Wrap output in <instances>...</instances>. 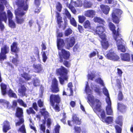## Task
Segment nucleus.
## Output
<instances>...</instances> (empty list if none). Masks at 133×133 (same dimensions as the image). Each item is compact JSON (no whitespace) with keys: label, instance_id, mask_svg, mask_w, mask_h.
Here are the masks:
<instances>
[{"label":"nucleus","instance_id":"nucleus-1","mask_svg":"<svg viewBox=\"0 0 133 133\" xmlns=\"http://www.w3.org/2000/svg\"><path fill=\"white\" fill-rule=\"evenodd\" d=\"M85 91L87 94H88V99L92 105L95 112L97 114L98 112L100 113L101 118L102 121L108 124H110L112 122L113 120V117L110 116L105 117L104 110L101 109V102L98 99H95L94 96L91 94V90L89 89L88 82H86Z\"/></svg>","mask_w":133,"mask_h":133},{"label":"nucleus","instance_id":"nucleus-2","mask_svg":"<svg viewBox=\"0 0 133 133\" xmlns=\"http://www.w3.org/2000/svg\"><path fill=\"white\" fill-rule=\"evenodd\" d=\"M57 44L58 50V54L59 59V62L62 63L67 68H69L71 65L70 61H68L70 58L71 54L70 52L63 48L65 45V43L63 39L57 38Z\"/></svg>","mask_w":133,"mask_h":133},{"label":"nucleus","instance_id":"nucleus-3","mask_svg":"<svg viewBox=\"0 0 133 133\" xmlns=\"http://www.w3.org/2000/svg\"><path fill=\"white\" fill-rule=\"evenodd\" d=\"M69 72V70L62 66H61L59 68L56 69V74L57 75L60 76L58 77V79L61 84L63 85L65 81H68Z\"/></svg>","mask_w":133,"mask_h":133},{"label":"nucleus","instance_id":"nucleus-4","mask_svg":"<svg viewBox=\"0 0 133 133\" xmlns=\"http://www.w3.org/2000/svg\"><path fill=\"white\" fill-rule=\"evenodd\" d=\"M15 116L19 119V121L15 123L16 126H20L24 123V112L23 109L20 107H17L16 108Z\"/></svg>","mask_w":133,"mask_h":133},{"label":"nucleus","instance_id":"nucleus-5","mask_svg":"<svg viewBox=\"0 0 133 133\" xmlns=\"http://www.w3.org/2000/svg\"><path fill=\"white\" fill-rule=\"evenodd\" d=\"M67 6L70 10L74 14H75L76 11L74 7H81L82 6V1L80 0L74 1L73 0H71L70 3L66 4Z\"/></svg>","mask_w":133,"mask_h":133},{"label":"nucleus","instance_id":"nucleus-6","mask_svg":"<svg viewBox=\"0 0 133 133\" xmlns=\"http://www.w3.org/2000/svg\"><path fill=\"white\" fill-rule=\"evenodd\" d=\"M56 17V22L58 25V27L59 28H62L63 30H64L66 28L68 24V21L67 20H64V23H63L62 18L60 14L57 12Z\"/></svg>","mask_w":133,"mask_h":133},{"label":"nucleus","instance_id":"nucleus-7","mask_svg":"<svg viewBox=\"0 0 133 133\" xmlns=\"http://www.w3.org/2000/svg\"><path fill=\"white\" fill-rule=\"evenodd\" d=\"M49 101L51 105L54 107L55 103L58 104L60 102L61 97L59 94H51L50 96Z\"/></svg>","mask_w":133,"mask_h":133},{"label":"nucleus","instance_id":"nucleus-8","mask_svg":"<svg viewBox=\"0 0 133 133\" xmlns=\"http://www.w3.org/2000/svg\"><path fill=\"white\" fill-rule=\"evenodd\" d=\"M122 13V11L119 9L114 10L112 14V17L114 22L116 23L119 22V17Z\"/></svg>","mask_w":133,"mask_h":133},{"label":"nucleus","instance_id":"nucleus-9","mask_svg":"<svg viewBox=\"0 0 133 133\" xmlns=\"http://www.w3.org/2000/svg\"><path fill=\"white\" fill-rule=\"evenodd\" d=\"M121 36L117 37L115 36H114V39L116 41L117 45L118 50L122 52H125L126 51L125 48L122 44L123 40L121 37Z\"/></svg>","mask_w":133,"mask_h":133},{"label":"nucleus","instance_id":"nucleus-10","mask_svg":"<svg viewBox=\"0 0 133 133\" xmlns=\"http://www.w3.org/2000/svg\"><path fill=\"white\" fill-rule=\"evenodd\" d=\"M50 89L53 93H57L59 91L58 81L55 78H54L52 80Z\"/></svg>","mask_w":133,"mask_h":133},{"label":"nucleus","instance_id":"nucleus-11","mask_svg":"<svg viewBox=\"0 0 133 133\" xmlns=\"http://www.w3.org/2000/svg\"><path fill=\"white\" fill-rule=\"evenodd\" d=\"M9 48L8 45L5 44L1 48L0 53V59L4 60L6 58V54L9 53Z\"/></svg>","mask_w":133,"mask_h":133},{"label":"nucleus","instance_id":"nucleus-12","mask_svg":"<svg viewBox=\"0 0 133 133\" xmlns=\"http://www.w3.org/2000/svg\"><path fill=\"white\" fill-rule=\"evenodd\" d=\"M27 1L28 0H17L16 4L20 9L27 11L29 7L27 3Z\"/></svg>","mask_w":133,"mask_h":133},{"label":"nucleus","instance_id":"nucleus-13","mask_svg":"<svg viewBox=\"0 0 133 133\" xmlns=\"http://www.w3.org/2000/svg\"><path fill=\"white\" fill-rule=\"evenodd\" d=\"M17 102L19 104V105L23 106L24 108H26L27 107V105L22 99H18L17 101L14 100L13 101L12 103V105L10 106V107L8 108L9 109H10L11 108H12L13 110H14L15 108L17 107Z\"/></svg>","mask_w":133,"mask_h":133},{"label":"nucleus","instance_id":"nucleus-14","mask_svg":"<svg viewBox=\"0 0 133 133\" xmlns=\"http://www.w3.org/2000/svg\"><path fill=\"white\" fill-rule=\"evenodd\" d=\"M10 50L12 54H15L16 57H18V54L19 52L20 49L18 46V44L16 42H13L10 46Z\"/></svg>","mask_w":133,"mask_h":133},{"label":"nucleus","instance_id":"nucleus-15","mask_svg":"<svg viewBox=\"0 0 133 133\" xmlns=\"http://www.w3.org/2000/svg\"><path fill=\"white\" fill-rule=\"evenodd\" d=\"M104 55L107 59L114 61H117L119 58V57L114 53L112 50H109L107 54H105Z\"/></svg>","mask_w":133,"mask_h":133},{"label":"nucleus","instance_id":"nucleus-16","mask_svg":"<svg viewBox=\"0 0 133 133\" xmlns=\"http://www.w3.org/2000/svg\"><path fill=\"white\" fill-rule=\"evenodd\" d=\"M104 28V26L103 25L97 26L96 29L92 28V29L93 31L96 34L98 35L100 38L101 36H102L103 34L105 35V34L104 33L105 31Z\"/></svg>","mask_w":133,"mask_h":133},{"label":"nucleus","instance_id":"nucleus-17","mask_svg":"<svg viewBox=\"0 0 133 133\" xmlns=\"http://www.w3.org/2000/svg\"><path fill=\"white\" fill-rule=\"evenodd\" d=\"M7 20V15L5 12H0V28L2 31L4 28V26L2 24V21H4L6 23Z\"/></svg>","mask_w":133,"mask_h":133},{"label":"nucleus","instance_id":"nucleus-18","mask_svg":"<svg viewBox=\"0 0 133 133\" xmlns=\"http://www.w3.org/2000/svg\"><path fill=\"white\" fill-rule=\"evenodd\" d=\"M32 61H35L36 59H39V51L37 47H35L34 49L32 55L30 56Z\"/></svg>","mask_w":133,"mask_h":133},{"label":"nucleus","instance_id":"nucleus-19","mask_svg":"<svg viewBox=\"0 0 133 133\" xmlns=\"http://www.w3.org/2000/svg\"><path fill=\"white\" fill-rule=\"evenodd\" d=\"M66 48L68 50H69L71 48H72L75 42V39L74 37L66 38Z\"/></svg>","mask_w":133,"mask_h":133},{"label":"nucleus","instance_id":"nucleus-20","mask_svg":"<svg viewBox=\"0 0 133 133\" xmlns=\"http://www.w3.org/2000/svg\"><path fill=\"white\" fill-rule=\"evenodd\" d=\"M95 81L97 82L99 84L102 86H103V92L104 94L106 96H108L109 95V94L108 90L106 87L104 86V84L103 80L100 78H98L97 79L95 80Z\"/></svg>","mask_w":133,"mask_h":133},{"label":"nucleus","instance_id":"nucleus-21","mask_svg":"<svg viewBox=\"0 0 133 133\" xmlns=\"http://www.w3.org/2000/svg\"><path fill=\"white\" fill-rule=\"evenodd\" d=\"M100 38L102 39L101 44L103 48L107 49L109 47V44L107 40L105 35L103 34L102 36H100Z\"/></svg>","mask_w":133,"mask_h":133},{"label":"nucleus","instance_id":"nucleus-22","mask_svg":"<svg viewBox=\"0 0 133 133\" xmlns=\"http://www.w3.org/2000/svg\"><path fill=\"white\" fill-rule=\"evenodd\" d=\"M109 26L110 29L112 31L113 34H114L113 36L114 37V36H116V37H117L119 36H121V35L119 34V29L118 28L117 31L115 29V26L111 22H110L109 23Z\"/></svg>","mask_w":133,"mask_h":133},{"label":"nucleus","instance_id":"nucleus-23","mask_svg":"<svg viewBox=\"0 0 133 133\" xmlns=\"http://www.w3.org/2000/svg\"><path fill=\"white\" fill-rule=\"evenodd\" d=\"M11 129L10 122L7 120H5L3 122L2 125V131L4 133H6Z\"/></svg>","mask_w":133,"mask_h":133},{"label":"nucleus","instance_id":"nucleus-24","mask_svg":"<svg viewBox=\"0 0 133 133\" xmlns=\"http://www.w3.org/2000/svg\"><path fill=\"white\" fill-rule=\"evenodd\" d=\"M33 67L36 73H39L43 71V66L41 64H34L33 65Z\"/></svg>","mask_w":133,"mask_h":133},{"label":"nucleus","instance_id":"nucleus-25","mask_svg":"<svg viewBox=\"0 0 133 133\" xmlns=\"http://www.w3.org/2000/svg\"><path fill=\"white\" fill-rule=\"evenodd\" d=\"M0 87L2 94L3 96L5 95L7 93V85L3 83H1L0 84Z\"/></svg>","mask_w":133,"mask_h":133},{"label":"nucleus","instance_id":"nucleus-26","mask_svg":"<svg viewBox=\"0 0 133 133\" xmlns=\"http://www.w3.org/2000/svg\"><path fill=\"white\" fill-rule=\"evenodd\" d=\"M121 58L122 61H129L130 60V55L128 53L121 54Z\"/></svg>","mask_w":133,"mask_h":133},{"label":"nucleus","instance_id":"nucleus-27","mask_svg":"<svg viewBox=\"0 0 133 133\" xmlns=\"http://www.w3.org/2000/svg\"><path fill=\"white\" fill-rule=\"evenodd\" d=\"M26 90V89L24 85H22L21 86V88L18 90V91L21 95L24 96L25 95V92Z\"/></svg>","mask_w":133,"mask_h":133},{"label":"nucleus","instance_id":"nucleus-28","mask_svg":"<svg viewBox=\"0 0 133 133\" xmlns=\"http://www.w3.org/2000/svg\"><path fill=\"white\" fill-rule=\"evenodd\" d=\"M95 14V11L93 10H88L85 13V16L90 17H93Z\"/></svg>","mask_w":133,"mask_h":133},{"label":"nucleus","instance_id":"nucleus-29","mask_svg":"<svg viewBox=\"0 0 133 133\" xmlns=\"http://www.w3.org/2000/svg\"><path fill=\"white\" fill-rule=\"evenodd\" d=\"M102 11L105 14H108L110 8L107 5H102L100 6Z\"/></svg>","mask_w":133,"mask_h":133},{"label":"nucleus","instance_id":"nucleus-30","mask_svg":"<svg viewBox=\"0 0 133 133\" xmlns=\"http://www.w3.org/2000/svg\"><path fill=\"white\" fill-rule=\"evenodd\" d=\"M21 76L26 81L30 80L31 78V76L26 72H24L22 74H21Z\"/></svg>","mask_w":133,"mask_h":133},{"label":"nucleus","instance_id":"nucleus-31","mask_svg":"<svg viewBox=\"0 0 133 133\" xmlns=\"http://www.w3.org/2000/svg\"><path fill=\"white\" fill-rule=\"evenodd\" d=\"M72 121L77 124L79 125L81 123V120L79 119L76 114L73 115L72 116Z\"/></svg>","mask_w":133,"mask_h":133},{"label":"nucleus","instance_id":"nucleus-32","mask_svg":"<svg viewBox=\"0 0 133 133\" xmlns=\"http://www.w3.org/2000/svg\"><path fill=\"white\" fill-rule=\"evenodd\" d=\"M94 20L95 22L102 24L103 25H105V21L99 17H95L94 18Z\"/></svg>","mask_w":133,"mask_h":133},{"label":"nucleus","instance_id":"nucleus-33","mask_svg":"<svg viewBox=\"0 0 133 133\" xmlns=\"http://www.w3.org/2000/svg\"><path fill=\"white\" fill-rule=\"evenodd\" d=\"M9 96L10 97H13L15 98H17V96L15 93L11 89H9L7 92Z\"/></svg>","mask_w":133,"mask_h":133},{"label":"nucleus","instance_id":"nucleus-34","mask_svg":"<svg viewBox=\"0 0 133 133\" xmlns=\"http://www.w3.org/2000/svg\"><path fill=\"white\" fill-rule=\"evenodd\" d=\"M16 23L18 24H22L24 22V18L16 16Z\"/></svg>","mask_w":133,"mask_h":133},{"label":"nucleus","instance_id":"nucleus-35","mask_svg":"<svg viewBox=\"0 0 133 133\" xmlns=\"http://www.w3.org/2000/svg\"><path fill=\"white\" fill-rule=\"evenodd\" d=\"M45 110V108H43L41 109L40 112L45 117H47L49 116V114L48 111H46Z\"/></svg>","mask_w":133,"mask_h":133},{"label":"nucleus","instance_id":"nucleus-36","mask_svg":"<svg viewBox=\"0 0 133 133\" xmlns=\"http://www.w3.org/2000/svg\"><path fill=\"white\" fill-rule=\"evenodd\" d=\"M91 87L92 89L95 92H96L98 94L100 95L101 92L99 89L95 85H93L92 83H91Z\"/></svg>","mask_w":133,"mask_h":133},{"label":"nucleus","instance_id":"nucleus-37","mask_svg":"<svg viewBox=\"0 0 133 133\" xmlns=\"http://www.w3.org/2000/svg\"><path fill=\"white\" fill-rule=\"evenodd\" d=\"M118 109L121 112L124 111L126 108L125 106L123 104L118 103Z\"/></svg>","mask_w":133,"mask_h":133},{"label":"nucleus","instance_id":"nucleus-38","mask_svg":"<svg viewBox=\"0 0 133 133\" xmlns=\"http://www.w3.org/2000/svg\"><path fill=\"white\" fill-rule=\"evenodd\" d=\"M40 80L38 78H36L33 79L32 83L34 86L36 87L39 85Z\"/></svg>","mask_w":133,"mask_h":133},{"label":"nucleus","instance_id":"nucleus-39","mask_svg":"<svg viewBox=\"0 0 133 133\" xmlns=\"http://www.w3.org/2000/svg\"><path fill=\"white\" fill-rule=\"evenodd\" d=\"M106 110L108 115H111L112 114V111L111 105H108L106 107Z\"/></svg>","mask_w":133,"mask_h":133},{"label":"nucleus","instance_id":"nucleus-40","mask_svg":"<svg viewBox=\"0 0 133 133\" xmlns=\"http://www.w3.org/2000/svg\"><path fill=\"white\" fill-rule=\"evenodd\" d=\"M26 111L27 113L29 115L31 114L35 115L36 113L32 107H30L28 109H27L26 110Z\"/></svg>","mask_w":133,"mask_h":133},{"label":"nucleus","instance_id":"nucleus-41","mask_svg":"<svg viewBox=\"0 0 133 133\" xmlns=\"http://www.w3.org/2000/svg\"><path fill=\"white\" fill-rule=\"evenodd\" d=\"M115 122L116 123L119 124L121 127H122V116H119L116 119Z\"/></svg>","mask_w":133,"mask_h":133},{"label":"nucleus","instance_id":"nucleus-42","mask_svg":"<svg viewBox=\"0 0 133 133\" xmlns=\"http://www.w3.org/2000/svg\"><path fill=\"white\" fill-rule=\"evenodd\" d=\"M22 126L19 128L18 130V131H20L22 133H26L25 126L24 123L22 124Z\"/></svg>","mask_w":133,"mask_h":133},{"label":"nucleus","instance_id":"nucleus-43","mask_svg":"<svg viewBox=\"0 0 133 133\" xmlns=\"http://www.w3.org/2000/svg\"><path fill=\"white\" fill-rule=\"evenodd\" d=\"M9 25V26L13 28H14L16 27V25L15 22L12 20L8 21Z\"/></svg>","mask_w":133,"mask_h":133},{"label":"nucleus","instance_id":"nucleus-44","mask_svg":"<svg viewBox=\"0 0 133 133\" xmlns=\"http://www.w3.org/2000/svg\"><path fill=\"white\" fill-rule=\"evenodd\" d=\"M45 121H44L43 123L41 124L40 126V129L43 133L45 132V130L46 129V127L45 125Z\"/></svg>","mask_w":133,"mask_h":133},{"label":"nucleus","instance_id":"nucleus-45","mask_svg":"<svg viewBox=\"0 0 133 133\" xmlns=\"http://www.w3.org/2000/svg\"><path fill=\"white\" fill-rule=\"evenodd\" d=\"M80 49L79 45L77 44H76L73 48V51L75 52L79 51Z\"/></svg>","mask_w":133,"mask_h":133},{"label":"nucleus","instance_id":"nucleus-46","mask_svg":"<svg viewBox=\"0 0 133 133\" xmlns=\"http://www.w3.org/2000/svg\"><path fill=\"white\" fill-rule=\"evenodd\" d=\"M91 3L90 2L85 0L84 3V7L86 8H89L91 7Z\"/></svg>","mask_w":133,"mask_h":133},{"label":"nucleus","instance_id":"nucleus-47","mask_svg":"<svg viewBox=\"0 0 133 133\" xmlns=\"http://www.w3.org/2000/svg\"><path fill=\"white\" fill-rule=\"evenodd\" d=\"M62 8V6L61 3L58 2L56 4V8L57 10L59 12H61Z\"/></svg>","mask_w":133,"mask_h":133},{"label":"nucleus","instance_id":"nucleus-48","mask_svg":"<svg viewBox=\"0 0 133 133\" xmlns=\"http://www.w3.org/2000/svg\"><path fill=\"white\" fill-rule=\"evenodd\" d=\"M70 20V23L71 25L75 27L77 26V23L74 18H71Z\"/></svg>","mask_w":133,"mask_h":133},{"label":"nucleus","instance_id":"nucleus-49","mask_svg":"<svg viewBox=\"0 0 133 133\" xmlns=\"http://www.w3.org/2000/svg\"><path fill=\"white\" fill-rule=\"evenodd\" d=\"M18 56L17 57H16L13 58L12 60V62L16 65H17L18 64L19 60L18 58Z\"/></svg>","mask_w":133,"mask_h":133},{"label":"nucleus","instance_id":"nucleus-50","mask_svg":"<svg viewBox=\"0 0 133 133\" xmlns=\"http://www.w3.org/2000/svg\"><path fill=\"white\" fill-rule=\"evenodd\" d=\"M72 30L70 28H68L65 31L64 34L65 36H68L72 33Z\"/></svg>","mask_w":133,"mask_h":133},{"label":"nucleus","instance_id":"nucleus-51","mask_svg":"<svg viewBox=\"0 0 133 133\" xmlns=\"http://www.w3.org/2000/svg\"><path fill=\"white\" fill-rule=\"evenodd\" d=\"M7 16L8 21L12 20L13 18V14L9 10H8L7 11Z\"/></svg>","mask_w":133,"mask_h":133},{"label":"nucleus","instance_id":"nucleus-52","mask_svg":"<svg viewBox=\"0 0 133 133\" xmlns=\"http://www.w3.org/2000/svg\"><path fill=\"white\" fill-rule=\"evenodd\" d=\"M60 126L58 124H57L54 129L55 133H59Z\"/></svg>","mask_w":133,"mask_h":133},{"label":"nucleus","instance_id":"nucleus-53","mask_svg":"<svg viewBox=\"0 0 133 133\" xmlns=\"http://www.w3.org/2000/svg\"><path fill=\"white\" fill-rule=\"evenodd\" d=\"M115 128L116 130V133H121L122 129L121 127L116 125L115 126Z\"/></svg>","mask_w":133,"mask_h":133},{"label":"nucleus","instance_id":"nucleus-54","mask_svg":"<svg viewBox=\"0 0 133 133\" xmlns=\"http://www.w3.org/2000/svg\"><path fill=\"white\" fill-rule=\"evenodd\" d=\"M59 29H57V38H60L61 37H62L63 36V34L62 32H59Z\"/></svg>","mask_w":133,"mask_h":133},{"label":"nucleus","instance_id":"nucleus-55","mask_svg":"<svg viewBox=\"0 0 133 133\" xmlns=\"http://www.w3.org/2000/svg\"><path fill=\"white\" fill-rule=\"evenodd\" d=\"M65 14L68 18L69 19L71 18V14L67 10H66L65 11Z\"/></svg>","mask_w":133,"mask_h":133},{"label":"nucleus","instance_id":"nucleus-56","mask_svg":"<svg viewBox=\"0 0 133 133\" xmlns=\"http://www.w3.org/2000/svg\"><path fill=\"white\" fill-rule=\"evenodd\" d=\"M42 56L43 58V61L44 62H46V60L47 59V57L46 55V54L45 51H44L43 52Z\"/></svg>","mask_w":133,"mask_h":133},{"label":"nucleus","instance_id":"nucleus-57","mask_svg":"<svg viewBox=\"0 0 133 133\" xmlns=\"http://www.w3.org/2000/svg\"><path fill=\"white\" fill-rule=\"evenodd\" d=\"M84 28H90V23L88 20H87L85 23Z\"/></svg>","mask_w":133,"mask_h":133},{"label":"nucleus","instance_id":"nucleus-58","mask_svg":"<svg viewBox=\"0 0 133 133\" xmlns=\"http://www.w3.org/2000/svg\"><path fill=\"white\" fill-rule=\"evenodd\" d=\"M118 99L119 100L121 101L123 98V96L122 92L119 91L118 96Z\"/></svg>","mask_w":133,"mask_h":133},{"label":"nucleus","instance_id":"nucleus-59","mask_svg":"<svg viewBox=\"0 0 133 133\" xmlns=\"http://www.w3.org/2000/svg\"><path fill=\"white\" fill-rule=\"evenodd\" d=\"M107 98H106V102L108 104V105H111V101L110 100L109 96H107Z\"/></svg>","mask_w":133,"mask_h":133},{"label":"nucleus","instance_id":"nucleus-60","mask_svg":"<svg viewBox=\"0 0 133 133\" xmlns=\"http://www.w3.org/2000/svg\"><path fill=\"white\" fill-rule=\"evenodd\" d=\"M37 103L38 106L39 107H43L44 104L43 102L42 101L41 99H39L37 101Z\"/></svg>","mask_w":133,"mask_h":133},{"label":"nucleus","instance_id":"nucleus-61","mask_svg":"<svg viewBox=\"0 0 133 133\" xmlns=\"http://www.w3.org/2000/svg\"><path fill=\"white\" fill-rule=\"evenodd\" d=\"M32 108L36 111H38V107L37 103L36 102L33 103L32 104Z\"/></svg>","mask_w":133,"mask_h":133},{"label":"nucleus","instance_id":"nucleus-62","mask_svg":"<svg viewBox=\"0 0 133 133\" xmlns=\"http://www.w3.org/2000/svg\"><path fill=\"white\" fill-rule=\"evenodd\" d=\"M75 132L76 133H80L81 131V129L80 127L75 126L74 128Z\"/></svg>","mask_w":133,"mask_h":133},{"label":"nucleus","instance_id":"nucleus-63","mask_svg":"<svg viewBox=\"0 0 133 133\" xmlns=\"http://www.w3.org/2000/svg\"><path fill=\"white\" fill-rule=\"evenodd\" d=\"M95 77V75L94 74L91 73L89 74L88 76V78L90 79L93 80Z\"/></svg>","mask_w":133,"mask_h":133},{"label":"nucleus","instance_id":"nucleus-64","mask_svg":"<svg viewBox=\"0 0 133 133\" xmlns=\"http://www.w3.org/2000/svg\"><path fill=\"white\" fill-rule=\"evenodd\" d=\"M79 22L81 23H83V16H79L78 17Z\"/></svg>","mask_w":133,"mask_h":133}]
</instances>
